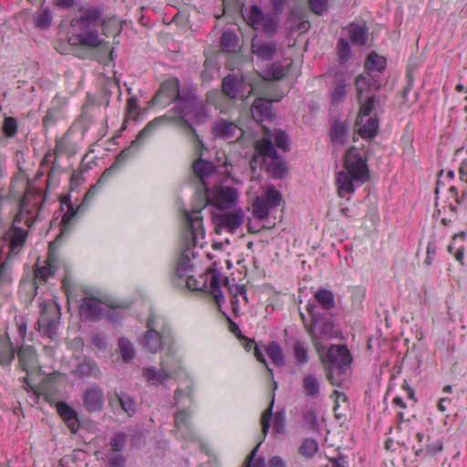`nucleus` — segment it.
<instances>
[{"label": "nucleus", "instance_id": "1", "mask_svg": "<svg viewBox=\"0 0 467 467\" xmlns=\"http://www.w3.org/2000/svg\"><path fill=\"white\" fill-rule=\"evenodd\" d=\"M309 336L326 369L327 380L333 386H341L352 363L351 354L346 345H331L327 348L320 338L309 329Z\"/></svg>", "mask_w": 467, "mask_h": 467}, {"label": "nucleus", "instance_id": "2", "mask_svg": "<svg viewBox=\"0 0 467 467\" xmlns=\"http://www.w3.org/2000/svg\"><path fill=\"white\" fill-rule=\"evenodd\" d=\"M369 170L363 149L351 147L345 154L344 170L337 175L336 183L340 197L353 193L357 186L368 181Z\"/></svg>", "mask_w": 467, "mask_h": 467}, {"label": "nucleus", "instance_id": "3", "mask_svg": "<svg viewBox=\"0 0 467 467\" xmlns=\"http://www.w3.org/2000/svg\"><path fill=\"white\" fill-rule=\"evenodd\" d=\"M178 106L181 115L177 119V125L189 139L195 152L201 156V151L204 149V143L196 130L192 127V124H202L207 120V108L202 100L194 97H187L181 99L180 102H178Z\"/></svg>", "mask_w": 467, "mask_h": 467}, {"label": "nucleus", "instance_id": "4", "mask_svg": "<svg viewBox=\"0 0 467 467\" xmlns=\"http://www.w3.org/2000/svg\"><path fill=\"white\" fill-rule=\"evenodd\" d=\"M254 150L250 160V167L254 173L257 169L265 167L275 179H280L285 175L287 171L285 163L279 157L268 130H265L263 137L256 141Z\"/></svg>", "mask_w": 467, "mask_h": 467}, {"label": "nucleus", "instance_id": "5", "mask_svg": "<svg viewBox=\"0 0 467 467\" xmlns=\"http://www.w3.org/2000/svg\"><path fill=\"white\" fill-rule=\"evenodd\" d=\"M187 227L182 234V252L177 263L176 273L180 277L189 275L191 269L190 254L191 249L197 245L199 238H204V228L200 211L193 213L185 212Z\"/></svg>", "mask_w": 467, "mask_h": 467}, {"label": "nucleus", "instance_id": "6", "mask_svg": "<svg viewBox=\"0 0 467 467\" xmlns=\"http://www.w3.org/2000/svg\"><path fill=\"white\" fill-rule=\"evenodd\" d=\"M147 328L143 346L150 352L156 353L164 345H168V347L173 345L168 322L163 317L151 313L147 321Z\"/></svg>", "mask_w": 467, "mask_h": 467}, {"label": "nucleus", "instance_id": "7", "mask_svg": "<svg viewBox=\"0 0 467 467\" xmlns=\"http://www.w3.org/2000/svg\"><path fill=\"white\" fill-rule=\"evenodd\" d=\"M238 197L237 192L233 187H221L215 192H210L206 190L205 194L202 195L200 206L193 208L190 213L194 211H200L210 203L215 206L217 209L223 211L231 208L236 202ZM202 218V216L200 214Z\"/></svg>", "mask_w": 467, "mask_h": 467}, {"label": "nucleus", "instance_id": "8", "mask_svg": "<svg viewBox=\"0 0 467 467\" xmlns=\"http://www.w3.org/2000/svg\"><path fill=\"white\" fill-rule=\"evenodd\" d=\"M248 23L254 30H262L267 36H274L278 29L279 17L274 14H265L258 5L250 8Z\"/></svg>", "mask_w": 467, "mask_h": 467}, {"label": "nucleus", "instance_id": "9", "mask_svg": "<svg viewBox=\"0 0 467 467\" xmlns=\"http://www.w3.org/2000/svg\"><path fill=\"white\" fill-rule=\"evenodd\" d=\"M213 134L217 139L237 141L243 137L244 131L234 122L219 119L213 126Z\"/></svg>", "mask_w": 467, "mask_h": 467}, {"label": "nucleus", "instance_id": "10", "mask_svg": "<svg viewBox=\"0 0 467 467\" xmlns=\"http://www.w3.org/2000/svg\"><path fill=\"white\" fill-rule=\"evenodd\" d=\"M174 421L176 431L181 439L189 441H195L198 440V435L192 427L190 420V413L187 410H178L175 413Z\"/></svg>", "mask_w": 467, "mask_h": 467}, {"label": "nucleus", "instance_id": "11", "mask_svg": "<svg viewBox=\"0 0 467 467\" xmlns=\"http://www.w3.org/2000/svg\"><path fill=\"white\" fill-rule=\"evenodd\" d=\"M183 98L180 96V87L177 78H171L164 81L156 95L153 97L155 104H166L170 101L181 100Z\"/></svg>", "mask_w": 467, "mask_h": 467}, {"label": "nucleus", "instance_id": "12", "mask_svg": "<svg viewBox=\"0 0 467 467\" xmlns=\"http://www.w3.org/2000/svg\"><path fill=\"white\" fill-rule=\"evenodd\" d=\"M83 406L89 413L99 412L104 406V392L99 386L87 388L82 396Z\"/></svg>", "mask_w": 467, "mask_h": 467}, {"label": "nucleus", "instance_id": "13", "mask_svg": "<svg viewBox=\"0 0 467 467\" xmlns=\"http://www.w3.org/2000/svg\"><path fill=\"white\" fill-rule=\"evenodd\" d=\"M73 44L86 47L99 48L101 51H108V42L101 39L97 30H84L71 37Z\"/></svg>", "mask_w": 467, "mask_h": 467}, {"label": "nucleus", "instance_id": "14", "mask_svg": "<svg viewBox=\"0 0 467 467\" xmlns=\"http://www.w3.org/2000/svg\"><path fill=\"white\" fill-rule=\"evenodd\" d=\"M244 222V213L242 210H235L232 213H224L214 218L216 233L220 234L222 228H226L234 234Z\"/></svg>", "mask_w": 467, "mask_h": 467}, {"label": "nucleus", "instance_id": "15", "mask_svg": "<svg viewBox=\"0 0 467 467\" xmlns=\"http://www.w3.org/2000/svg\"><path fill=\"white\" fill-rule=\"evenodd\" d=\"M252 52L258 60L270 61L278 52V45L275 41L263 40L254 37L252 41Z\"/></svg>", "mask_w": 467, "mask_h": 467}, {"label": "nucleus", "instance_id": "16", "mask_svg": "<svg viewBox=\"0 0 467 467\" xmlns=\"http://www.w3.org/2000/svg\"><path fill=\"white\" fill-rule=\"evenodd\" d=\"M101 304L102 302L96 297L84 296L79 306L80 315L88 320H99L103 314Z\"/></svg>", "mask_w": 467, "mask_h": 467}, {"label": "nucleus", "instance_id": "17", "mask_svg": "<svg viewBox=\"0 0 467 467\" xmlns=\"http://www.w3.org/2000/svg\"><path fill=\"white\" fill-rule=\"evenodd\" d=\"M355 130L363 139L370 140L379 131V119L376 117L358 116L355 123Z\"/></svg>", "mask_w": 467, "mask_h": 467}, {"label": "nucleus", "instance_id": "18", "mask_svg": "<svg viewBox=\"0 0 467 467\" xmlns=\"http://www.w3.org/2000/svg\"><path fill=\"white\" fill-rule=\"evenodd\" d=\"M57 271L56 260L53 256L49 255L45 262V265L37 267L34 273V280L29 283L31 288L36 293L38 285L44 284L47 279L52 276Z\"/></svg>", "mask_w": 467, "mask_h": 467}, {"label": "nucleus", "instance_id": "19", "mask_svg": "<svg viewBox=\"0 0 467 467\" xmlns=\"http://www.w3.org/2000/svg\"><path fill=\"white\" fill-rule=\"evenodd\" d=\"M19 365L27 373L38 368L37 355L32 346L22 345L17 351Z\"/></svg>", "mask_w": 467, "mask_h": 467}, {"label": "nucleus", "instance_id": "20", "mask_svg": "<svg viewBox=\"0 0 467 467\" xmlns=\"http://www.w3.org/2000/svg\"><path fill=\"white\" fill-rule=\"evenodd\" d=\"M251 112L257 122L272 120L274 118L272 101L264 98H256L252 105Z\"/></svg>", "mask_w": 467, "mask_h": 467}, {"label": "nucleus", "instance_id": "21", "mask_svg": "<svg viewBox=\"0 0 467 467\" xmlns=\"http://www.w3.org/2000/svg\"><path fill=\"white\" fill-rule=\"evenodd\" d=\"M309 329L320 338L321 344H324L325 340L336 337L337 335L334 323L328 319L319 318L317 324L311 323V325H306V332L308 334Z\"/></svg>", "mask_w": 467, "mask_h": 467}, {"label": "nucleus", "instance_id": "22", "mask_svg": "<svg viewBox=\"0 0 467 467\" xmlns=\"http://www.w3.org/2000/svg\"><path fill=\"white\" fill-rule=\"evenodd\" d=\"M174 353L175 348L173 345L169 346L161 361V367H162L163 371L170 375L171 379L177 376L182 369V360Z\"/></svg>", "mask_w": 467, "mask_h": 467}, {"label": "nucleus", "instance_id": "23", "mask_svg": "<svg viewBox=\"0 0 467 467\" xmlns=\"http://www.w3.org/2000/svg\"><path fill=\"white\" fill-rule=\"evenodd\" d=\"M101 19V13L97 9H89L84 12L79 17L72 20V25L81 30H93Z\"/></svg>", "mask_w": 467, "mask_h": 467}, {"label": "nucleus", "instance_id": "24", "mask_svg": "<svg viewBox=\"0 0 467 467\" xmlns=\"http://www.w3.org/2000/svg\"><path fill=\"white\" fill-rule=\"evenodd\" d=\"M356 88L358 91V99L360 100L364 94L371 91L372 89H379L380 82L378 78L370 74H360L356 78Z\"/></svg>", "mask_w": 467, "mask_h": 467}, {"label": "nucleus", "instance_id": "25", "mask_svg": "<svg viewBox=\"0 0 467 467\" xmlns=\"http://www.w3.org/2000/svg\"><path fill=\"white\" fill-rule=\"evenodd\" d=\"M242 83L234 75L229 74L223 79L222 83V89L224 96H226L230 99H236L239 97L245 101L247 99V96L244 97L243 94H240V87Z\"/></svg>", "mask_w": 467, "mask_h": 467}, {"label": "nucleus", "instance_id": "26", "mask_svg": "<svg viewBox=\"0 0 467 467\" xmlns=\"http://www.w3.org/2000/svg\"><path fill=\"white\" fill-rule=\"evenodd\" d=\"M302 389L306 397L316 400L320 397L321 382L316 375L309 373L302 379Z\"/></svg>", "mask_w": 467, "mask_h": 467}, {"label": "nucleus", "instance_id": "27", "mask_svg": "<svg viewBox=\"0 0 467 467\" xmlns=\"http://www.w3.org/2000/svg\"><path fill=\"white\" fill-rule=\"evenodd\" d=\"M16 349L6 334H0V366L11 364L15 358Z\"/></svg>", "mask_w": 467, "mask_h": 467}, {"label": "nucleus", "instance_id": "28", "mask_svg": "<svg viewBox=\"0 0 467 467\" xmlns=\"http://www.w3.org/2000/svg\"><path fill=\"white\" fill-rule=\"evenodd\" d=\"M348 93L346 78L341 73H337L334 78L333 88L331 90V100L334 104L342 102Z\"/></svg>", "mask_w": 467, "mask_h": 467}, {"label": "nucleus", "instance_id": "29", "mask_svg": "<svg viewBox=\"0 0 467 467\" xmlns=\"http://www.w3.org/2000/svg\"><path fill=\"white\" fill-rule=\"evenodd\" d=\"M26 238V233L21 227H13V234L9 243V253L11 259L18 255L22 250Z\"/></svg>", "mask_w": 467, "mask_h": 467}, {"label": "nucleus", "instance_id": "30", "mask_svg": "<svg viewBox=\"0 0 467 467\" xmlns=\"http://www.w3.org/2000/svg\"><path fill=\"white\" fill-rule=\"evenodd\" d=\"M331 140L334 145L343 146L348 140V127L339 120H336L331 129Z\"/></svg>", "mask_w": 467, "mask_h": 467}, {"label": "nucleus", "instance_id": "31", "mask_svg": "<svg viewBox=\"0 0 467 467\" xmlns=\"http://www.w3.org/2000/svg\"><path fill=\"white\" fill-rule=\"evenodd\" d=\"M466 238V232L462 231L459 234H455L452 236L451 242L447 247V251L454 254L455 259L462 264L464 257V246L462 244L463 241Z\"/></svg>", "mask_w": 467, "mask_h": 467}, {"label": "nucleus", "instance_id": "32", "mask_svg": "<svg viewBox=\"0 0 467 467\" xmlns=\"http://www.w3.org/2000/svg\"><path fill=\"white\" fill-rule=\"evenodd\" d=\"M169 119L166 116H161L150 120L147 125L140 131L135 140L132 141L131 147L143 141L150 134H151L158 127L167 122Z\"/></svg>", "mask_w": 467, "mask_h": 467}, {"label": "nucleus", "instance_id": "33", "mask_svg": "<svg viewBox=\"0 0 467 467\" xmlns=\"http://www.w3.org/2000/svg\"><path fill=\"white\" fill-rule=\"evenodd\" d=\"M349 38L354 45L363 46L368 40V28L364 25L351 23L348 27Z\"/></svg>", "mask_w": 467, "mask_h": 467}, {"label": "nucleus", "instance_id": "34", "mask_svg": "<svg viewBox=\"0 0 467 467\" xmlns=\"http://www.w3.org/2000/svg\"><path fill=\"white\" fill-rule=\"evenodd\" d=\"M192 170L194 174L204 184V180L209 175L214 172L215 166L213 162L202 160L201 157L196 160L192 164Z\"/></svg>", "mask_w": 467, "mask_h": 467}, {"label": "nucleus", "instance_id": "35", "mask_svg": "<svg viewBox=\"0 0 467 467\" xmlns=\"http://www.w3.org/2000/svg\"><path fill=\"white\" fill-rule=\"evenodd\" d=\"M142 374L147 381L153 385H164L166 380L171 379L170 375L163 371L162 367L159 369L154 367L147 368L143 370Z\"/></svg>", "mask_w": 467, "mask_h": 467}, {"label": "nucleus", "instance_id": "36", "mask_svg": "<svg viewBox=\"0 0 467 467\" xmlns=\"http://www.w3.org/2000/svg\"><path fill=\"white\" fill-rule=\"evenodd\" d=\"M77 373L82 377L99 378L101 371L98 364L91 359H83L77 368Z\"/></svg>", "mask_w": 467, "mask_h": 467}, {"label": "nucleus", "instance_id": "37", "mask_svg": "<svg viewBox=\"0 0 467 467\" xmlns=\"http://www.w3.org/2000/svg\"><path fill=\"white\" fill-rule=\"evenodd\" d=\"M57 410L71 430L75 431L77 427V412L68 404L63 401L57 403Z\"/></svg>", "mask_w": 467, "mask_h": 467}, {"label": "nucleus", "instance_id": "38", "mask_svg": "<svg viewBox=\"0 0 467 467\" xmlns=\"http://www.w3.org/2000/svg\"><path fill=\"white\" fill-rule=\"evenodd\" d=\"M209 280V285H205L206 289L213 296L215 302L220 304V301L223 299V295L220 287V275L213 271L206 277Z\"/></svg>", "mask_w": 467, "mask_h": 467}, {"label": "nucleus", "instance_id": "39", "mask_svg": "<svg viewBox=\"0 0 467 467\" xmlns=\"http://www.w3.org/2000/svg\"><path fill=\"white\" fill-rule=\"evenodd\" d=\"M315 298L325 310H330L336 306L335 296L331 290L319 288L315 293Z\"/></svg>", "mask_w": 467, "mask_h": 467}, {"label": "nucleus", "instance_id": "40", "mask_svg": "<svg viewBox=\"0 0 467 467\" xmlns=\"http://www.w3.org/2000/svg\"><path fill=\"white\" fill-rule=\"evenodd\" d=\"M12 262L11 254H7L5 261L0 265V289L12 283Z\"/></svg>", "mask_w": 467, "mask_h": 467}, {"label": "nucleus", "instance_id": "41", "mask_svg": "<svg viewBox=\"0 0 467 467\" xmlns=\"http://www.w3.org/2000/svg\"><path fill=\"white\" fill-rule=\"evenodd\" d=\"M116 399L123 411H125L130 417L135 414L136 405L133 399L130 395L122 391L119 393L116 392Z\"/></svg>", "mask_w": 467, "mask_h": 467}, {"label": "nucleus", "instance_id": "42", "mask_svg": "<svg viewBox=\"0 0 467 467\" xmlns=\"http://www.w3.org/2000/svg\"><path fill=\"white\" fill-rule=\"evenodd\" d=\"M415 451V455L417 457H421L422 459H427L429 457H434L439 451H441L443 449L442 442L441 441H436L432 443L427 445L426 450L423 448H413Z\"/></svg>", "mask_w": 467, "mask_h": 467}, {"label": "nucleus", "instance_id": "43", "mask_svg": "<svg viewBox=\"0 0 467 467\" xmlns=\"http://www.w3.org/2000/svg\"><path fill=\"white\" fill-rule=\"evenodd\" d=\"M265 352L271 360L277 366H282L285 363L284 354L279 344L273 341L265 348Z\"/></svg>", "mask_w": 467, "mask_h": 467}, {"label": "nucleus", "instance_id": "44", "mask_svg": "<svg viewBox=\"0 0 467 467\" xmlns=\"http://www.w3.org/2000/svg\"><path fill=\"white\" fill-rule=\"evenodd\" d=\"M39 330L43 333L49 335L55 331L56 323L53 318L50 317L47 309H44L38 318Z\"/></svg>", "mask_w": 467, "mask_h": 467}, {"label": "nucleus", "instance_id": "45", "mask_svg": "<svg viewBox=\"0 0 467 467\" xmlns=\"http://www.w3.org/2000/svg\"><path fill=\"white\" fill-rule=\"evenodd\" d=\"M260 197L264 199L270 208L277 207L281 202V193L274 185L268 186L265 192L260 195Z\"/></svg>", "mask_w": 467, "mask_h": 467}, {"label": "nucleus", "instance_id": "46", "mask_svg": "<svg viewBox=\"0 0 467 467\" xmlns=\"http://www.w3.org/2000/svg\"><path fill=\"white\" fill-rule=\"evenodd\" d=\"M270 207L260 196H257L253 202V214L259 220L266 219L269 216Z\"/></svg>", "mask_w": 467, "mask_h": 467}, {"label": "nucleus", "instance_id": "47", "mask_svg": "<svg viewBox=\"0 0 467 467\" xmlns=\"http://www.w3.org/2000/svg\"><path fill=\"white\" fill-rule=\"evenodd\" d=\"M62 118V109L59 106L52 107L47 109L43 118V126L47 129L54 126Z\"/></svg>", "mask_w": 467, "mask_h": 467}, {"label": "nucleus", "instance_id": "48", "mask_svg": "<svg viewBox=\"0 0 467 467\" xmlns=\"http://www.w3.org/2000/svg\"><path fill=\"white\" fill-rule=\"evenodd\" d=\"M118 348L125 362H129L134 358L135 351L133 345L127 338H119L118 342Z\"/></svg>", "mask_w": 467, "mask_h": 467}, {"label": "nucleus", "instance_id": "49", "mask_svg": "<svg viewBox=\"0 0 467 467\" xmlns=\"http://www.w3.org/2000/svg\"><path fill=\"white\" fill-rule=\"evenodd\" d=\"M221 45L223 50L234 52L238 45V37L234 32L225 31L221 37Z\"/></svg>", "mask_w": 467, "mask_h": 467}, {"label": "nucleus", "instance_id": "50", "mask_svg": "<svg viewBox=\"0 0 467 467\" xmlns=\"http://www.w3.org/2000/svg\"><path fill=\"white\" fill-rule=\"evenodd\" d=\"M331 398L335 399V405H334V412L337 418H340L342 416H345L342 410V404L348 407V399L345 395V393L340 392L338 390H334L331 394Z\"/></svg>", "mask_w": 467, "mask_h": 467}, {"label": "nucleus", "instance_id": "51", "mask_svg": "<svg viewBox=\"0 0 467 467\" xmlns=\"http://www.w3.org/2000/svg\"><path fill=\"white\" fill-rule=\"evenodd\" d=\"M52 16L47 8L41 7L35 17L36 26L39 28L46 29L51 25Z\"/></svg>", "mask_w": 467, "mask_h": 467}, {"label": "nucleus", "instance_id": "52", "mask_svg": "<svg viewBox=\"0 0 467 467\" xmlns=\"http://www.w3.org/2000/svg\"><path fill=\"white\" fill-rule=\"evenodd\" d=\"M293 350L295 358L298 363L306 364L309 361L308 349L304 343L300 341L295 342Z\"/></svg>", "mask_w": 467, "mask_h": 467}, {"label": "nucleus", "instance_id": "53", "mask_svg": "<svg viewBox=\"0 0 467 467\" xmlns=\"http://www.w3.org/2000/svg\"><path fill=\"white\" fill-rule=\"evenodd\" d=\"M338 59L340 64H345L351 56V48L348 41L345 38L339 39L337 47Z\"/></svg>", "mask_w": 467, "mask_h": 467}, {"label": "nucleus", "instance_id": "54", "mask_svg": "<svg viewBox=\"0 0 467 467\" xmlns=\"http://www.w3.org/2000/svg\"><path fill=\"white\" fill-rule=\"evenodd\" d=\"M317 450L318 443L314 439H306L299 448V452L306 458H312Z\"/></svg>", "mask_w": 467, "mask_h": 467}, {"label": "nucleus", "instance_id": "55", "mask_svg": "<svg viewBox=\"0 0 467 467\" xmlns=\"http://www.w3.org/2000/svg\"><path fill=\"white\" fill-rule=\"evenodd\" d=\"M274 401L275 396L273 395L269 407L263 412L261 417L262 433L264 438L266 436L270 428V422L273 416Z\"/></svg>", "mask_w": 467, "mask_h": 467}, {"label": "nucleus", "instance_id": "56", "mask_svg": "<svg viewBox=\"0 0 467 467\" xmlns=\"http://www.w3.org/2000/svg\"><path fill=\"white\" fill-rule=\"evenodd\" d=\"M384 65L383 57L376 53H370L366 60V67L370 70L381 71L384 68Z\"/></svg>", "mask_w": 467, "mask_h": 467}, {"label": "nucleus", "instance_id": "57", "mask_svg": "<svg viewBox=\"0 0 467 467\" xmlns=\"http://www.w3.org/2000/svg\"><path fill=\"white\" fill-rule=\"evenodd\" d=\"M375 96H369L366 101H362V99L358 100L360 104V109L358 116H362L365 118L369 117L370 113L375 109Z\"/></svg>", "mask_w": 467, "mask_h": 467}, {"label": "nucleus", "instance_id": "58", "mask_svg": "<svg viewBox=\"0 0 467 467\" xmlns=\"http://www.w3.org/2000/svg\"><path fill=\"white\" fill-rule=\"evenodd\" d=\"M262 441H260L257 446L250 452L246 460L244 461L243 467H265V461L263 458H257L254 460L256 455L258 447L260 446Z\"/></svg>", "mask_w": 467, "mask_h": 467}, {"label": "nucleus", "instance_id": "59", "mask_svg": "<svg viewBox=\"0 0 467 467\" xmlns=\"http://www.w3.org/2000/svg\"><path fill=\"white\" fill-rule=\"evenodd\" d=\"M275 144L277 148L283 150H288V137L283 130H275L274 132Z\"/></svg>", "mask_w": 467, "mask_h": 467}, {"label": "nucleus", "instance_id": "60", "mask_svg": "<svg viewBox=\"0 0 467 467\" xmlns=\"http://www.w3.org/2000/svg\"><path fill=\"white\" fill-rule=\"evenodd\" d=\"M3 130L7 137H14L17 131V121L15 118L7 117L4 120Z\"/></svg>", "mask_w": 467, "mask_h": 467}, {"label": "nucleus", "instance_id": "61", "mask_svg": "<svg viewBox=\"0 0 467 467\" xmlns=\"http://www.w3.org/2000/svg\"><path fill=\"white\" fill-rule=\"evenodd\" d=\"M309 7L316 15L322 16L327 11V0H309Z\"/></svg>", "mask_w": 467, "mask_h": 467}, {"label": "nucleus", "instance_id": "62", "mask_svg": "<svg viewBox=\"0 0 467 467\" xmlns=\"http://www.w3.org/2000/svg\"><path fill=\"white\" fill-rule=\"evenodd\" d=\"M77 212L75 211L72 204L68 206L67 211L64 213L62 220H61V225H62V234H64L71 224L72 220L76 216Z\"/></svg>", "mask_w": 467, "mask_h": 467}, {"label": "nucleus", "instance_id": "63", "mask_svg": "<svg viewBox=\"0 0 467 467\" xmlns=\"http://www.w3.org/2000/svg\"><path fill=\"white\" fill-rule=\"evenodd\" d=\"M127 441V436L124 433H116L110 441V446L114 451H120Z\"/></svg>", "mask_w": 467, "mask_h": 467}, {"label": "nucleus", "instance_id": "64", "mask_svg": "<svg viewBox=\"0 0 467 467\" xmlns=\"http://www.w3.org/2000/svg\"><path fill=\"white\" fill-rule=\"evenodd\" d=\"M285 428V413L284 411H277L274 418V429L277 432H282Z\"/></svg>", "mask_w": 467, "mask_h": 467}]
</instances>
